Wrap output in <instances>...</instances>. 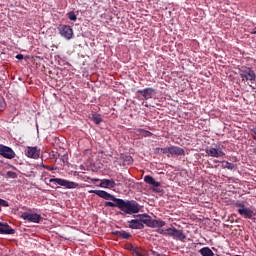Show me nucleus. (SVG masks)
<instances>
[{"mask_svg": "<svg viewBox=\"0 0 256 256\" xmlns=\"http://www.w3.org/2000/svg\"><path fill=\"white\" fill-rule=\"evenodd\" d=\"M89 193H94L105 201H113L105 202L104 207H117L121 211L118 215H135L141 211V206L135 200H123L104 190H90Z\"/></svg>", "mask_w": 256, "mask_h": 256, "instance_id": "f257e3e1", "label": "nucleus"}, {"mask_svg": "<svg viewBox=\"0 0 256 256\" xmlns=\"http://www.w3.org/2000/svg\"><path fill=\"white\" fill-rule=\"evenodd\" d=\"M157 153L167 155V157H181L185 155V150L179 146H170L165 148H156Z\"/></svg>", "mask_w": 256, "mask_h": 256, "instance_id": "f03ea898", "label": "nucleus"}, {"mask_svg": "<svg viewBox=\"0 0 256 256\" xmlns=\"http://www.w3.org/2000/svg\"><path fill=\"white\" fill-rule=\"evenodd\" d=\"M49 183H54V185H60L61 187H65L66 189H77V187H79V184L62 178H51L49 180Z\"/></svg>", "mask_w": 256, "mask_h": 256, "instance_id": "7ed1b4c3", "label": "nucleus"}, {"mask_svg": "<svg viewBox=\"0 0 256 256\" xmlns=\"http://www.w3.org/2000/svg\"><path fill=\"white\" fill-rule=\"evenodd\" d=\"M239 75L242 79V81H255L256 75H255V71H253L251 68L249 67H245L243 66L240 70H239Z\"/></svg>", "mask_w": 256, "mask_h": 256, "instance_id": "20e7f679", "label": "nucleus"}, {"mask_svg": "<svg viewBox=\"0 0 256 256\" xmlns=\"http://www.w3.org/2000/svg\"><path fill=\"white\" fill-rule=\"evenodd\" d=\"M58 33L61 35V37H64V39H67L68 41L70 39H73V28L69 25L60 24L58 27Z\"/></svg>", "mask_w": 256, "mask_h": 256, "instance_id": "39448f33", "label": "nucleus"}, {"mask_svg": "<svg viewBox=\"0 0 256 256\" xmlns=\"http://www.w3.org/2000/svg\"><path fill=\"white\" fill-rule=\"evenodd\" d=\"M223 149H225V146L221 145H217L216 148L207 147L206 153L209 155V157H216L218 159L219 157H225V152H223Z\"/></svg>", "mask_w": 256, "mask_h": 256, "instance_id": "423d86ee", "label": "nucleus"}, {"mask_svg": "<svg viewBox=\"0 0 256 256\" xmlns=\"http://www.w3.org/2000/svg\"><path fill=\"white\" fill-rule=\"evenodd\" d=\"M168 237H173L177 241H185L187 239L183 230H179L175 227L168 228Z\"/></svg>", "mask_w": 256, "mask_h": 256, "instance_id": "0eeeda50", "label": "nucleus"}, {"mask_svg": "<svg viewBox=\"0 0 256 256\" xmlns=\"http://www.w3.org/2000/svg\"><path fill=\"white\" fill-rule=\"evenodd\" d=\"M0 155L5 159H15V157L17 156V154H15V151H13L11 147L5 145H0Z\"/></svg>", "mask_w": 256, "mask_h": 256, "instance_id": "6e6552de", "label": "nucleus"}, {"mask_svg": "<svg viewBox=\"0 0 256 256\" xmlns=\"http://www.w3.org/2000/svg\"><path fill=\"white\" fill-rule=\"evenodd\" d=\"M25 155L29 159H39V157H41V149H39L37 146H28L25 150Z\"/></svg>", "mask_w": 256, "mask_h": 256, "instance_id": "1a4fd4ad", "label": "nucleus"}, {"mask_svg": "<svg viewBox=\"0 0 256 256\" xmlns=\"http://www.w3.org/2000/svg\"><path fill=\"white\" fill-rule=\"evenodd\" d=\"M21 219L29 221V223H39L41 221V215L37 213L24 212L21 215Z\"/></svg>", "mask_w": 256, "mask_h": 256, "instance_id": "9d476101", "label": "nucleus"}, {"mask_svg": "<svg viewBox=\"0 0 256 256\" xmlns=\"http://www.w3.org/2000/svg\"><path fill=\"white\" fill-rule=\"evenodd\" d=\"M0 235H15V229L7 223L0 222Z\"/></svg>", "mask_w": 256, "mask_h": 256, "instance_id": "9b49d317", "label": "nucleus"}, {"mask_svg": "<svg viewBox=\"0 0 256 256\" xmlns=\"http://www.w3.org/2000/svg\"><path fill=\"white\" fill-rule=\"evenodd\" d=\"M238 213L241 215V217H244V219H252L255 217V212L247 207L239 208Z\"/></svg>", "mask_w": 256, "mask_h": 256, "instance_id": "f8f14e48", "label": "nucleus"}, {"mask_svg": "<svg viewBox=\"0 0 256 256\" xmlns=\"http://www.w3.org/2000/svg\"><path fill=\"white\" fill-rule=\"evenodd\" d=\"M117 184L115 183V180L111 179H102L99 187H102L103 189H113Z\"/></svg>", "mask_w": 256, "mask_h": 256, "instance_id": "ddd939ff", "label": "nucleus"}, {"mask_svg": "<svg viewBox=\"0 0 256 256\" xmlns=\"http://www.w3.org/2000/svg\"><path fill=\"white\" fill-rule=\"evenodd\" d=\"M137 217H141L140 220L142 222V225L153 228V219H151V216H149V214H140Z\"/></svg>", "mask_w": 256, "mask_h": 256, "instance_id": "4468645a", "label": "nucleus"}, {"mask_svg": "<svg viewBox=\"0 0 256 256\" xmlns=\"http://www.w3.org/2000/svg\"><path fill=\"white\" fill-rule=\"evenodd\" d=\"M137 93H139L140 95H142V97H144V99H151V97H153V93H155V89L153 88H145L142 90H137Z\"/></svg>", "mask_w": 256, "mask_h": 256, "instance_id": "2eb2a0df", "label": "nucleus"}, {"mask_svg": "<svg viewBox=\"0 0 256 256\" xmlns=\"http://www.w3.org/2000/svg\"><path fill=\"white\" fill-rule=\"evenodd\" d=\"M128 225L130 229H145V225H143L141 219L130 220L128 221Z\"/></svg>", "mask_w": 256, "mask_h": 256, "instance_id": "dca6fc26", "label": "nucleus"}, {"mask_svg": "<svg viewBox=\"0 0 256 256\" xmlns=\"http://www.w3.org/2000/svg\"><path fill=\"white\" fill-rule=\"evenodd\" d=\"M130 251L135 256H147V251H145L143 248H139V247H135V246H130Z\"/></svg>", "mask_w": 256, "mask_h": 256, "instance_id": "f3484780", "label": "nucleus"}, {"mask_svg": "<svg viewBox=\"0 0 256 256\" xmlns=\"http://www.w3.org/2000/svg\"><path fill=\"white\" fill-rule=\"evenodd\" d=\"M144 181L145 183H147L148 185H152V187H161V183L158 181H155V178H153L150 175H146L144 177Z\"/></svg>", "mask_w": 256, "mask_h": 256, "instance_id": "a211bd4d", "label": "nucleus"}, {"mask_svg": "<svg viewBox=\"0 0 256 256\" xmlns=\"http://www.w3.org/2000/svg\"><path fill=\"white\" fill-rule=\"evenodd\" d=\"M201 256H215V253L209 247H203L199 250Z\"/></svg>", "mask_w": 256, "mask_h": 256, "instance_id": "6ab92c4d", "label": "nucleus"}, {"mask_svg": "<svg viewBox=\"0 0 256 256\" xmlns=\"http://www.w3.org/2000/svg\"><path fill=\"white\" fill-rule=\"evenodd\" d=\"M114 235H117V237H121V239H130L131 234L129 232L126 231H114L113 232Z\"/></svg>", "mask_w": 256, "mask_h": 256, "instance_id": "aec40b11", "label": "nucleus"}, {"mask_svg": "<svg viewBox=\"0 0 256 256\" xmlns=\"http://www.w3.org/2000/svg\"><path fill=\"white\" fill-rule=\"evenodd\" d=\"M165 225H167V223H165V221L161 220V219H157V220H153L152 222V228H161V227H165Z\"/></svg>", "mask_w": 256, "mask_h": 256, "instance_id": "412c9836", "label": "nucleus"}, {"mask_svg": "<svg viewBox=\"0 0 256 256\" xmlns=\"http://www.w3.org/2000/svg\"><path fill=\"white\" fill-rule=\"evenodd\" d=\"M92 121H93L96 125H99L100 123H103V118H101V115H99V114H93V115H92Z\"/></svg>", "mask_w": 256, "mask_h": 256, "instance_id": "4be33fe9", "label": "nucleus"}, {"mask_svg": "<svg viewBox=\"0 0 256 256\" xmlns=\"http://www.w3.org/2000/svg\"><path fill=\"white\" fill-rule=\"evenodd\" d=\"M224 163H225V165L223 166L224 169H230L231 171H233V169H235V164H233L231 162H227V161H225Z\"/></svg>", "mask_w": 256, "mask_h": 256, "instance_id": "5701e85b", "label": "nucleus"}, {"mask_svg": "<svg viewBox=\"0 0 256 256\" xmlns=\"http://www.w3.org/2000/svg\"><path fill=\"white\" fill-rule=\"evenodd\" d=\"M67 15H68V19H70V21H77V15L75 14L74 11L69 12Z\"/></svg>", "mask_w": 256, "mask_h": 256, "instance_id": "b1692460", "label": "nucleus"}, {"mask_svg": "<svg viewBox=\"0 0 256 256\" xmlns=\"http://www.w3.org/2000/svg\"><path fill=\"white\" fill-rule=\"evenodd\" d=\"M234 206L239 207L240 209H245V202L238 200L234 203Z\"/></svg>", "mask_w": 256, "mask_h": 256, "instance_id": "393cba45", "label": "nucleus"}, {"mask_svg": "<svg viewBox=\"0 0 256 256\" xmlns=\"http://www.w3.org/2000/svg\"><path fill=\"white\" fill-rule=\"evenodd\" d=\"M6 175L9 177V179H17V174L13 171H8Z\"/></svg>", "mask_w": 256, "mask_h": 256, "instance_id": "a878e982", "label": "nucleus"}, {"mask_svg": "<svg viewBox=\"0 0 256 256\" xmlns=\"http://www.w3.org/2000/svg\"><path fill=\"white\" fill-rule=\"evenodd\" d=\"M250 135L254 141H256V125L250 129Z\"/></svg>", "mask_w": 256, "mask_h": 256, "instance_id": "bb28decb", "label": "nucleus"}, {"mask_svg": "<svg viewBox=\"0 0 256 256\" xmlns=\"http://www.w3.org/2000/svg\"><path fill=\"white\" fill-rule=\"evenodd\" d=\"M139 131H140V133H142V135H144V137H151V135H153V133H151V132H149L147 130L141 129Z\"/></svg>", "mask_w": 256, "mask_h": 256, "instance_id": "cd10ccee", "label": "nucleus"}, {"mask_svg": "<svg viewBox=\"0 0 256 256\" xmlns=\"http://www.w3.org/2000/svg\"><path fill=\"white\" fill-rule=\"evenodd\" d=\"M157 233H159L160 235H169V228H167L166 230L163 229H158Z\"/></svg>", "mask_w": 256, "mask_h": 256, "instance_id": "c85d7f7f", "label": "nucleus"}, {"mask_svg": "<svg viewBox=\"0 0 256 256\" xmlns=\"http://www.w3.org/2000/svg\"><path fill=\"white\" fill-rule=\"evenodd\" d=\"M0 207H9V202L0 198Z\"/></svg>", "mask_w": 256, "mask_h": 256, "instance_id": "c756f323", "label": "nucleus"}, {"mask_svg": "<svg viewBox=\"0 0 256 256\" xmlns=\"http://www.w3.org/2000/svg\"><path fill=\"white\" fill-rule=\"evenodd\" d=\"M16 59H18L19 61H23V59H24L23 54L16 55Z\"/></svg>", "mask_w": 256, "mask_h": 256, "instance_id": "7c9ffc66", "label": "nucleus"}, {"mask_svg": "<svg viewBox=\"0 0 256 256\" xmlns=\"http://www.w3.org/2000/svg\"><path fill=\"white\" fill-rule=\"evenodd\" d=\"M4 108L5 106L3 105V100L0 99V111H3Z\"/></svg>", "mask_w": 256, "mask_h": 256, "instance_id": "2f4dec72", "label": "nucleus"}, {"mask_svg": "<svg viewBox=\"0 0 256 256\" xmlns=\"http://www.w3.org/2000/svg\"><path fill=\"white\" fill-rule=\"evenodd\" d=\"M44 169H47L48 171H55V168L50 166H44Z\"/></svg>", "mask_w": 256, "mask_h": 256, "instance_id": "473e14b6", "label": "nucleus"}, {"mask_svg": "<svg viewBox=\"0 0 256 256\" xmlns=\"http://www.w3.org/2000/svg\"><path fill=\"white\" fill-rule=\"evenodd\" d=\"M156 256H165V255L157 253Z\"/></svg>", "mask_w": 256, "mask_h": 256, "instance_id": "72a5a7b5", "label": "nucleus"}]
</instances>
